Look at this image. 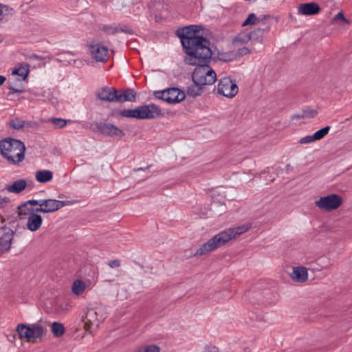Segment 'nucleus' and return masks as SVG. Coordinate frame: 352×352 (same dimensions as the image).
<instances>
[{"mask_svg":"<svg viewBox=\"0 0 352 352\" xmlns=\"http://www.w3.org/2000/svg\"><path fill=\"white\" fill-rule=\"evenodd\" d=\"M202 29L201 25H190L177 30V35L181 40L185 57L189 60H195L198 53L209 51L210 42L197 34Z\"/></svg>","mask_w":352,"mask_h":352,"instance_id":"f257e3e1","label":"nucleus"},{"mask_svg":"<svg viewBox=\"0 0 352 352\" xmlns=\"http://www.w3.org/2000/svg\"><path fill=\"white\" fill-rule=\"evenodd\" d=\"M188 57H184V61L186 65L196 66L192 74L193 82H197L201 85H212L217 80L215 72L210 67L209 64L214 59L212 58L211 49L208 52H204L196 54V59L189 60Z\"/></svg>","mask_w":352,"mask_h":352,"instance_id":"f03ea898","label":"nucleus"},{"mask_svg":"<svg viewBox=\"0 0 352 352\" xmlns=\"http://www.w3.org/2000/svg\"><path fill=\"white\" fill-rule=\"evenodd\" d=\"M251 228V224H245L235 228H229L215 234L204 243L194 254V256H200L210 253L224 245L232 239L246 232Z\"/></svg>","mask_w":352,"mask_h":352,"instance_id":"7ed1b4c3","label":"nucleus"},{"mask_svg":"<svg viewBox=\"0 0 352 352\" xmlns=\"http://www.w3.org/2000/svg\"><path fill=\"white\" fill-rule=\"evenodd\" d=\"M0 151L2 156L10 164H16L24 160L25 146L21 140L8 138L1 140Z\"/></svg>","mask_w":352,"mask_h":352,"instance_id":"20e7f679","label":"nucleus"},{"mask_svg":"<svg viewBox=\"0 0 352 352\" xmlns=\"http://www.w3.org/2000/svg\"><path fill=\"white\" fill-rule=\"evenodd\" d=\"M119 115L125 118L136 119H153L162 115L160 108L155 104L142 105L134 109H123Z\"/></svg>","mask_w":352,"mask_h":352,"instance_id":"39448f33","label":"nucleus"},{"mask_svg":"<svg viewBox=\"0 0 352 352\" xmlns=\"http://www.w3.org/2000/svg\"><path fill=\"white\" fill-rule=\"evenodd\" d=\"M154 96L168 104H176L183 101L186 98L185 93L176 87H171L162 91H155Z\"/></svg>","mask_w":352,"mask_h":352,"instance_id":"423d86ee","label":"nucleus"},{"mask_svg":"<svg viewBox=\"0 0 352 352\" xmlns=\"http://www.w3.org/2000/svg\"><path fill=\"white\" fill-rule=\"evenodd\" d=\"M16 331L20 338L30 340L41 337L44 333V328L38 323L31 324L20 323L16 327Z\"/></svg>","mask_w":352,"mask_h":352,"instance_id":"0eeeda50","label":"nucleus"},{"mask_svg":"<svg viewBox=\"0 0 352 352\" xmlns=\"http://www.w3.org/2000/svg\"><path fill=\"white\" fill-rule=\"evenodd\" d=\"M342 204V199L337 194H331L327 196L322 197L316 201V206L320 209L327 212L339 208Z\"/></svg>","mask_w":352,"mask_h":352,"instance_id":"6e6552de","label":"nucleus"},{"mask_svg":"<svg viewBox=\"0 0 352 352\" xmlns=\"http://www.w3.org/2000/svg\"><path fill=\"white\" fill-rule=\"evenodd\" d=\"M238 91V86L230 77H225L219 80L217 86L218 94L227 98H233Z\"/></svg>","mask_w":352,"mask_h":352,"instance_id":"1a4fd4ad","label":"nucleus"},{"mask_svg":"<svg viewBox=\"0 0 352 352\" xmlns=\"http://www.w3.org/2000/svg\"><path fill=\"white\" fill-rule=\"evenodd\" d=\"M28 203L31 204H40V203H41V205L44 206L47 213L56 212L65 206L73 204V202L70 201H60L53 199L40 200L30 199L28 200Z\"/></svg>","mask_w":352,"mask_h":352,"instance_id":"9d476101","label":"nucleus"},{"mask_svg":"<svg viewBox=\"0 0 352 352\" xmlns=\"http://www.w3.org/2000/svg\"><path fill=\"white\" fill-rule=\"evenodd\" d=\"M14 231L6 226L0 228V254L9 251L14 238Z\"/></svg>","mask_w":352,"mask_h":352,"instance_id":"9b49d317","label":"nucleus"},{"mask_svg":"<svg viewBox=\"0 0 352 352\" xmlns=\"http://www.w3.org/2000/svg\"><path fill=\"white\" fill-rule=\"evenodd\" d=\"M88 52L92 58L98 62H104L109 56V50L106 47L99 43H90L87 45Z\"/></svg>","mask_w":352,"mask_h":352,"instance_id":"f8f14e48","label":"nucleus"},{"mask_svg":"<svg viewBox=\"0 0 352 352\" xmlns=\"http://www.w3.org/2000/svg\"><path fill=\"white\" fill-rule=\"evenodd\" d=\"M96 129L102 134L111 138H122L125 135V133L120 128L110 123H97Z\"/></svg>","mask_w":352,"mask_h":352,"instance_id":"ddd939ff","label":"nucleus"},{"mask_svg":"<svg viewBox=\"0 0 352 352\" xmlns=\"http://www.w3.org/2000/svg\"><path fill=\"white\" fill-rule=\"evenodd\" d=\"M102 320V316L98 318V312L96 310L89 309L83 319L86 330H91L93 327L98 328Z\"/></svg>","mask_w":352,"mask_h":352,"instance_id":"4468645a","label":"nucleus"},{"mask_svg":"<svg viewBox=\"0 0 352 352\" xmlns=\"http://www.w3.org/2000/svg\"><path fill=\"white\" fill-rule=\"evenodd\" d=\"M308 270L313 272L319 271L318 268H306L302 266L293 267V272L291 273V278L297 283H304L307 280Z\"/></svg>","mask_w":352,"mask_h":352,"instance_id":"2eb2a0df","label":"nucleus"},{"mask_svg":"<svg viewBox=\"0 0 352 352\" xmlns=\"http://www.w3.org/2000/svg\"><path fill=\"white\" fill-rule=\"evenodd\" d=\"M118 91L109 87H104L98 90L96 96L98 98L107 102H117Z\"/></svg>","mask_w":352,"mask_h":352,"instance_id":"dca6fc26","label":"nucleus"},{"mask_svg":"<svg viewBox=\"0 0 352 352\" xmlns=\"http://www.w3.org/2000/svg\"><path fill=\"white\" fill-rule=\"evenodd\" d=\"M320 7L316 2L301 3L298 6V12L302 15L311 16L320 12Z\"/></svg>","mask_w":352,"mask_h":352,"instance_id":"f3484780","label":"nucleus"},{"mask_svg":"<svg viewBox=\"0 0 352 352\" xmlns=\"http://www.w3.org/2000/svg\"><path fill=\"white\" fill-rule=\"evenodd\" d=\"M43 219L40 214L32 213L28 217L27 228L32 232L38 230L42 225Z\"/></svg>","mask_w":352,"mask_h":352,"instance_id":"a211bd4d","label":"nucleus"},{"mask_svg":"<svg viewBox=\"0 0 352 352\" xmlns=\"http://www.w3.org/2000/svg\"><path fill=\"white\" fill-rule=\"evenodd\" d=\"M136 100V92L132 89H126L122 93L117 92V102H134Z\"/></svg>","mask_w":352,"mask_h":352,"instance_id":"6ab92c4d","label":"nucleus"},{"mask_svg":"<svg viewBox=\"0 0 352 352\" xmlns=\"http://www.w3.org/2000/svg\"><path fill=\"white\" fill-rule=\"evenodd\" d=\"M27 186V182L25 179H19L12 183V185L7 187L8 191L14 193H20Z\"/></svg>","mask_w":352,"mask_h":352,"instance_id":"aec40b11","label":"nucleus"},{"mask_svg":"<svg viewBox=\"0 0 352 352\" xmlns=\"http://www.w3.org/2000/svg\"><path fill=\"white\" fill-rule=\"evenodd\" d=\"M204 91V85H201L197 82H193V84L188 87L187 94L191 97L201 96Z\"/></svg>","mask_w":352,"mask_h":352,"instance_id":"412c9836","label":"nucleus"},{"mask_svg":"<svg viewBox=\"0 0 352 352\" xmlns=\"http://www.w3.org/2000/svg\"><path fill=\"white\" fill-rule=\"evenodd\" d=\"M36 179L40 183H47L53 178V173L49 170H38L36 173Z\"/></svg>","mask_w":352,"mask_h":352,"instance_id":"4be33fe9","label":"nucleus"},{"mask_svg":"<svg viewBox=\"0 0 352 352\" xmlns=\"http://www.w3.org/2000/svg\"><path fill=\"white\" fill-rule=\"evenodd\" d=\"M268 29L269 27H267L266 28H258L248 33L249 38H251V41L261 42L265 31Z\"/></svg>","mask_w":352,"mask_h":352,"instance_id":"5701e85b","label":"nucleus"},{"mask_svg":"<svg viewBox=\"0 0 352 352\" xmlns=\"http://www.w3.org/2000/svg\"><path fill=\"white\" fill-rule=\"evenodd\" d=\"M33 207L31 206L30 203H28V201L23 203L20 206L17 207V213L19 216H30V214H32Z\"/></svg>","mask_w":352,"mask_h":352,"instance_id":"b1692460","label":"nucleus"},{"mask_svg":"<svg viewBox=\"0 0 352 352\" xmlns=\"http://www.w3.org/2000/svg\"><path fill=\"white\" fill-rule=\"evenodd\" d=\"M51 331L54 336L59 338L65 333V329L62 323L54 322L51 326Z\"/></svg>","mask_w":352,"mask_h":352,"instance_id":"393cba45","label":"nucleus"},{"mask_svg":"<svg viewBox=\"0 0 352 352\" xmlns=\"http://www.w3.org/2000/svg\"><path fill=\"white\" fill-rule=\"evenodd\" d=\"M13 14V9L6 6L0 5V22L8 20V17Z\"/></svg>","mask_w":352,"mask_h":352,"instance_id":"a878e982","label":"nucleus"},{"mask_svg":"<svg viewBox=\"0 0 352 352\" xmlns=\"http://www.w3.org/2000/svg\"><path fill=\"white\" fill-rule=\"evenodd\" d=\"M85 289V283L80 280H76L72 285V290L74 294L79 295L82 294Z\"/></svg>","mask_w":352,"mask_h":352,"instance_id":"bb28decb","label":"nucleus"},{"mask_svg":"<svg viewBox=\"0 0 352 352\" xmlns=\"http://www.w3.org/2000/svg\"><path fill=\"white\" fill-rule=\"evenodd\" d=\"M56 129H63L67 124V120L60 118H52L48 120Z\"/></svg>","mask_w":352,"mask_h":352,"instance_id":"cd10ccee","label":"nucleus"},{"mask_svg":"<svg viewBox=\"0 0 352 352\" xmlns=\"http://www.w3.org/2000/svg\"><path fill=\"white\" fill-rule=\"evenodd\" d=\"M214 59H212L213 60L216 61L217 60L223 61V62H230L234 59L235 56L233 53L229 52V53H221L219 54L218 57L216 58L214 57Z\"/></svg>","mask_w":352,"mask_h":352,"instance_id":"c85d7f7f","label":"nucleus"},{"mask_svg":"<svg viewBox=\"0 0 352 352\" xmlns=\"http://www.w3.org/2000/svg\"><path fill=\"white\" fill-rule=\"evenodd\" d=\"M29 74V65H26V67H21L14 70L12 73V75H18L23 78L24 80Z\"/></svg>","mask_w":352,"mask_h":352,"instance_id":"c756f323","label":"nucleus"},{"mask_svg":"<svg viewBox=\"0 0 352 352\" xmlns=\"http://www.w3.org/2000/svg\"><path fill=\"white\" fill-rule=\"evenodd\" d=\"M260 22V19L256 17L254 13H250L247 19L242 23V26H247L248 25H255Z\"/></svg>","mask_w":352,"mask_h":352,"instance_id":"7c9ffc66","label":"nucleus"},{"mask_svg":"<svg viewBox=\"0 0 352 352\" xmlns=\"http://www.w3.org/2000/svg\"><path fill=\"white\" fill-rule=\"evenodd\" d=\"M160 348L157 345L151 344L140 346L137 352H160Z\"/></svg>","mask_w":352,"mask_h":352,"instance_id":"2f4dec72","label":"nucleus"},{"mask_svg":"<svg viewBox=\"0 0 352 352\" xmlns=\"http://www.w3.org/2000/svg\"><path fill=\"white\" fill-rule=\"evenodd\" d=\"M330 130L329 126H326L320 130L315 132L313 135L316 139V140H320L322 139L326 135L328 134L329 131Z\"/></svg>","mask_w":352,"mask_h":352,"instance_id":"473e14b6","label":"nucleus"},{"mask_svg":"<svg viewBox=\"0 0 352 352\" xmlns=\"http://www.w3.org/2000/svg\"><path fill=\"white\" fill-rule=\"evenodd\" d=\"M317 113L318 111L316 110L307 107L302 111L300 116L303 117V118H313L317 115Z\"/></svg>","mask_w":352,"mask_h":352,"instance_id":"72a5a7b5","label":"nucleus"},{"mask_svg":"<svg viewBox=\"0 0 352 352\" xmlns=\"http://www.w3.org/2000/svg\"><path fill=\"white\" fill-rule=\"evenodd\" d=\"M10 125L13 129L19 130L24 126L25 121L19 118H14L10 120Z\"/></svg>","mask_w":352,"mask_h":352,"instance_id":"f704fd0d","label":"nucleus"},{"mask_svg":"<svg viewBox=\"0 0 352 352\" xmlns=\"http://www.w3.org/2000/svg\"><path fill=\"white\" fill-rule=\"evenodd\" d=\"M101 30L108 34H115L119 32V27H114L112 25H104L102 27Z\"/></svg>","mask_w":352,"mask_h":352,"instance_id":"c9c22d12","label":"nucleus"},{"mask_svg":"<svg viewBox=\"0 0 352 352\" xmlns=\"http://www.w3.org/2000/svg\"><path fill=\"white\" fill-rule=\"evenodd\" d=\"M315 141H316V140L314 135H307L305 137L302 138L299 140V143L302 144H309V143H311Z\"/></svg>","mask_w":352,"mask_h":352,"instance_id":"e433bc0d","label":"nucleus"},{"mask_svg":"<svg viewBox=\"0 0 352 352\" xmlns=\"http://www.w3.org/2000/svg\"><path fill=\"white\" fill-rule=\"evenodd\" d=\"M235 41L241 43H245L249 41H251V38H249V34L248 33L244 35L239 34L237 37H236Z\"/></svg>","mask_w":352,"mask_h":352,"instance_id":"4c0bfd02","label":"nucleus"},{"mask_svg":"<svg viewBox=\"0 0 352 352\" xmlns=\"http://www.w3.org/2000/svg\"><path fill=\"white\" fill-rule=\"evenodd\" d=\"M119 29H120L119 32H124V33H126L128 34H131V35L134 34L133 30L128 25H124L122 27L119 28Z\"/></svg>","mask_w":352,"mask_h":352,"instance_id":"58836bf2","label":"nucleus"},{"mask_svg":"<svg viewBox=\"0 0 352 352\" xmlns=\"http://www.w3.org/2000/svg\"><path fill=\"white\" fill-rule=\"evenodd\" d=\"M31 206H39L38 208H33L32 212H34L36 214H38V212L47 213L46 210L44 208V206L41 205V203H40V204H31Z\"/></svg>","mask_w":352,"mask_h":352,"instance_id":"ea45409f","label":"nucleus"},{"mask_svg":"<svg viewBox=\"0 0 352 352\" xmlns=\"http://www.w3.org/2000/svg\"><path fill=\"white\" fill-rule=\"evenodd\" d=\"M237 53L239 56H243L250 54V50H249V48H248L246 47H243L242 48H239Z\"/></svg>","mask_w":352,"mask_h":352,"instance_id":"a19ab883","label":"nucleus"},{"mask_svg":"<svg viewBox=\"0 0 352 352\" xmlns=\"http://www.w3.org/2000/svg\"><path fill=\"white\" fill-rule=\"evenodd\" d=\"M108 265L111 268L118 267L120 266V261L119 260H111L109 262Z\"/></svg>","mask_w":352,"mask_h":352,"instance_id":"79ce46f5","label":"nucleus"},{"mask_svg":"<svg viewBox=\"0 0 352 352\" xmlns=\"http://www.w3.org/2000/svg\"><path fill=\"white\" fill-rule=\"evenodd\" d=\"M10 199L8 197H4L3 198H0V209H2L5 207L6 204L9 203Z\"/></svg>","mask_w":352,"mask_h":352,"instance_id":"37998d69","label":"nucleus"},{"mask_svg":"<svg viewBox=\"0 0 352 352\" xmlns=\"http://www.w3.org/2000/svg\"><path fill=\"white\" fill-rule=\"evenodd\" d=\"M342 20L345 22H348V21L346 20V19L344 17L343 13L342 12H338L336 16L333 18V20L336 21V20Z\"/></svg>","mask_w":352,"mask_h":352,"instance_id":"c03bdc74","label":"nucleus"},{"mask_svg":"<svg viewBox=\"0 0 352 352\" xmlns=\"http://www.w3.org/2000/svg\"><path fill=\"white\" fill-rule=\"evenodd\" d=\"M9 89L10 91L8 94V96L14 93H21L23 91L21 89H16L12 85H10Z\"/></svg>","mask_w":352,"mask_h":352,"instance_id":"a18cd8bd","label":"nucleus"},{"mask_svg":"<svg viewBox=\"0 0 352 352\" xmlns=\"http://www.w3.org/2000/svg\"><path fill=\"white\" fill-rule=\"evenodd\" d=\"M205 352H218V348L215 346H206Z\"/></svg>","mask_w":352,"mask_h":352,"instance_id":"49530a36","label":"nucleus"},{"mask_svg":"<svg viewBox=\"0 0 352 352\" xmlns=\"http://www.w3.org/2000/svg\"><path fill=\"white\" fill-rule=\"evenodd\" d=\"M30 59H35V60H43V57L41 56H39L36 54H32L30 56Z\"/></svg>","mask_w":352,"mask_h":352,"instance_id":"de8ad7c7","label":"nucleus"},{"mask_svg":"<svg viewBox=\"0 0 352 352\" xmlns=\"http://www.w3.org/2000/svg\"><path fill=\"white\" fill-rule=\"evenodd\" d=\"M6 80V78L3 76L0 75V85H3Z\"/></svg>","mask_w":352,"mask_h":352,"instance_id":"09e8293b","label":"nucleus"},{"mask_svg":"<svg viewBox=\"0 0 352 352\" xmlns=\"http://www.w3.org/2000/svg\"><path fill=\"white\" fill-rule=\"evenodd\" d=\"M151 166V165H148L147 166L146 168H139L138 169H135L134 170L135 171H138V170H144L146 169H148V168H150Z\"/></svg>","mask_w":352,"mask_h":352,"instance_id":"8fccbe9b","label":"nucleus"},{"mask_svg":"<svg viewBox=\"0 0 352 352\" xmlns=\"http://www.w3.org/2000/svg\"><path fill=\"white\" fill-rule=\"evenodd\" d=\"M292 118H298V119H300V118H303V117H301L300 116V114H294L292 116Z\"/></svg>","mask_w":352,"mask_h":352,"instance_id":"3c124183","label":"nucleus"},{"mask_svg":"<svg viewBox=\"0 0 352 352\" xmlns=\"http://www.w3.org/2000/svg\"><path fill=\"white\" fill-rule=\"evenodd\" d=\"M255 318H256L255 319L258 321H261L263 319V317H260L258 316H255Z\"/></svg>","mask_w":352,"mask_h":352,"instance_id":"603ef678","label":"nucleus"},{"mask_svg":"<svg viewBox=\"0 0 352 352\" xmlns=\"http://www.w3.org/2000/svg\"><path fill=\"white\" fill-rule=\"evenodd\" d=\"M269 17H270V16H269V15H265V16L263 17V19H268Z\"/></svg>","mask_w":352,"mask_h":352,"instance_id":"864d4df0","label":"nucleus"}]
</instances>
